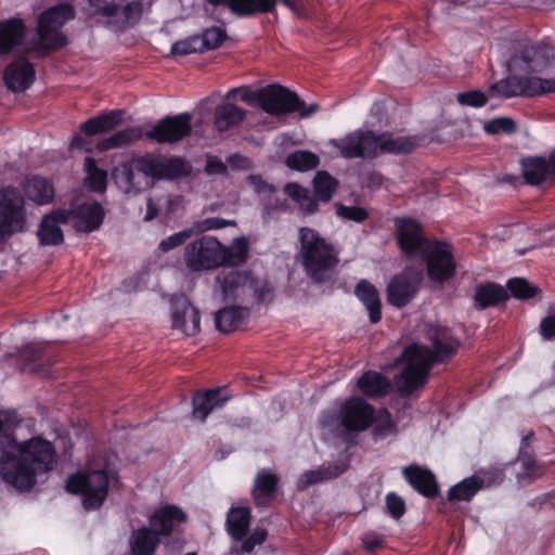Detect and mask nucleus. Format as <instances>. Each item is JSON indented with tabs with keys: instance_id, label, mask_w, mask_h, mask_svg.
I'll list each match as a JSON object with an SVG mask.
<instances>
[{
	"instance_id": "5",
	"label": "nucleus",
	"mask_w": 555,
	"mask_h": 555,
	"mask_svg": "<svg viewBox=\"0 0 555 555\" xmlns=\"http://www.w3.org/2000/svg\"><path fill=\"white\" fill-rule=\"evenodd\" d=\"M298 242L296 259L306 276L315 284L331 281L339 263L338 248L315 229L308 227L299 228Z\"/></svg>"
},
{
	"instance_id": "4",
	"label": "nucleus",
	"mask_w": 555,
	"mask_h": 555,
	"mask_svg": "<svg viewBox=\"0 0 555 555\" xmlns=\"http://www.w3.org/2000/svg\"><path fill=\"white\" fill-rule=\"evenodd\" d=\"M248 242L237 237L223 245L217 237L203 235L183 249V262L191 272L211 271L221 267H238L248 258Z\"/></svg>"
},
{
	"instance_id": "10",
	"label": "nucleus",
	"mask_w": 555,
	"mask_h": 555,
	"mask_svg": "<svg viewBox=\"0 0 555 555\" xmlns=\"http://www.w3.org/2000/svg\"><path fill=\"white\" fill-rule=\"evenodd\" d=\"M24 224V198L16 189L7 188L0 193V242L22 231Z\"/></svg>"
},
{
	"instance_id": "21",
	"label": "nucleus",
	"mask_w": 555,
	"mask_h": 555,
	"mask_svg": "<svg viewBox=\"0 0 555 555\" xmlns=\"http://www.w3.org/2000/svg\"><path fill=\"white\" fill-rule=\"evenodd\" d=\"M3 79L9 90L25 91L35 80L34 66L25 57H17L5 67Z\"/></svg>"
},
{
	"instance_id": "56",
	"label": "nucleus",
	"mask_w": 555,
	"mask_h": 555,
	"mask_svg": "<svg viewBox=\"0 0 555 555\" xmlns=\"http://www.w3.org/2000/svg\"><path fill=\"white\" fill-rule=\"evenodd\" d=\"M268 537V532L263 528H256L254 532L242 543L241 551L250 553L256 545H261Z\"/></svg>"
},
{
	"instance_id": "18",
	"label": "nucleus",
	"mask_w": 555,
	"mask_h": 555,
	"mask_svg": "<svg viewBox=\"0 0 555 555\" xmlns=\"http://www.w3.org/2000/svg\"><path fill=\"white\" fill-rule=\"evenodd\" d=\"M172 328L185 336H194L201 331V315L198 310L184 297L171 300Z\"/></svg>"
},
{
	"instance_id": "6",
	"label": "nucleus",
	"mask_w": 555,
	"mask_h": 555,
	"mask_svg": "<svg viewBox=\"0 0 555 555\" xmlns=\"http://www.w3.org/2000/svg\"><path fill=\"white\" fill-rule=\"evenodd\" d=\"M547 65V60L541 49L535 46L525 47L508 61V72L519 75L522 96H537L555 92V80L544 79L535 74Z\"/></svg>"
},
{
	"instance_id": "59",
	"label": "nucleus",
	"mask_w": 555,
	"mask_h": 555,
	"mask_svg": "<svg viewBox=\"0 0 555 555\" xmlns=\"http://www.w3.org/2000/svg\"><path fill=\"white\" fill-rule=\"evenodd\" d=\"M284 190L285 193L297 203L299 201L307 199V196L310 194L307 189L300 186L297 183H288L285 185Z\"/></svg>"
},
{
	"instance_id": "37",
	"label": "nucleus",
	"mask_w": 555,
	"mask_h": 555,
	"mask_svg": "<svg viewBox=\"0 0 555 555\" xmlns=\"http://www.w3.org/2000/svg\"><path fill=\"white\" fill-rule=\"evenodd\" d=\"M507 298L506 291L500 285L487 283L475 287L474 301L478 309L496 306Z\"/></svg>"
},
{
	"instance_id": "8",
	"label": "nucleus",
	"mask_w": 555,
	"mask_h": 555,
	"mask_svg": "<svg viewBox=\"0 0 555 555\" xmlns=\"http://www.w3.org/2000/svg\"><path fill=\"white\" fill-rule=\"evenodd\" d=\"M75 15V9L69 3H61L43 11L38 17L39 44L47 49L66 46L68 40L60 29L66 22L74 20Z\"/></svg>"
},
{
	"instance_id": "20",
	"label": "nucleus",
	"mask_w": 555,
	"mask_h": 555,
	"mask_svg": "<svg viewBox=\"0 0 555 555\" xmlns=\"http://www.w3.org/2000/svg\"><path fill=\"white\" fill-rule=\"evenodd\" d=\"M69 212V220L73 227L79 232H92L100 228L104 219L102 206L92 201L77 206Z\"/></svg>"
},
{
	"instance_id": "30",
	"label": "nucleus",
	"mask_w": 555,
	"mask_h": 555,
	"mask_svg": "<svg viewBox=\"0 0 555 555\" xmlns=\"http://www.w3.org/2000/svg\"><path fill=\"white\" fill-rule=\"evenodd\" d=\"M25 35V25L20 18L0 22V54L10 53L17 47Z\"/></svg>"
},
{
	"instance_id": "23",
	"label": "nucleus",
	"mask_w": 555,
	"mask_h": 555,
	"mask_svg": "<svg viewBox=\"0 0 555 555\" xmlns=\"http://www.w3.org/2000/svg\"><path fill=\"white\" fill-rule=\"evenodd\" d=\"M69 220L67 210H55L46 216L38 230V237L42 245H59L63 243L64 236L60 223H66Z\"/></svg>"
},
{
	"instance_id": "46",
	"label": "nucleus",
	"mask_w": 555,
	"mask_h": 555,
	"mask_svg": "<svg viewBox=\"0 0 555 555\" xmlns=\"http://www.w3.org/2000/svg\"><path fill=\"white\" fill-rule=\"evenodd\" d=\"M285 164L291 169L307 171L319 165V157L309 151H296L287 156Z\"/></svg>"
},
{
	"instance_id": "9",
	"label": "nucleus",
	"mask_w": 555,
	"mask_h": 555,
	"mask_svg": "<svg viewBox=\"0 0 555 555\" xmlns=\"http://www.w3.org/2000/svg\"><path fill=\"white\" fill-rule=\"evenodd\" d=\"M422 258L426 262L427 275L431 281L442 284L454 276L456 261L450 244L429 242L424 247Z\"/></svg>"
},
{
	"instance_id": "7",
	"label": "nucleus",
	"mask_w": 555,
	"mask_h": 555,
	"mask_svg": "<svg viewBox=\"0 0 555 555\" xmlns=\"http://www.w3.org/2000/svg\"><path fill=\"white\" fill-rule=\"evenodd\" d=\"M116 478L114 473L105 468H87L69 476L65 488L67 492L81 496V504L86 511H94L104 504L109 487Z\"/></svg>"
},
{
	"instance_id": "34",
	"label": "nucleus",
	"mask_w": 555,
	"mask_h": 555,
	"mask_svg": "<svg viewBox=\"0 0 555 555\" xmlns=\"http://www.w3.org/2000/svg\"><path fill=\"white\" fill-rule=\"evenodd\" d=\"M246 112L233 103H223L215 109V127L219 132L227 131L245 118Z\"/></svg>"
},
{
	"instance_id": "42",
	"label": "nucleus",
	"mask_w": 555,
	"mask_h": 555,
	"mask_svg": "<svg viewBox=\"0 0 555 555\" xmlns=\"http://www.w3.org/2000/svg\"><path fill=\"white\" fill-rule=\"evenodd\" d=\"M483 482L473 476L453 486L448 492L449 501H469L481 488Z\"/></svg>"
},
{
	"instance_id": "61",
	"label": "nucleus",
	"mask_w": 555,
	"mask_h": 555,
	"mask_svg": "<svg viewBox=\"0 0 555 555\" xmlns=\"http://www.w3.org/2000/svg\"><path fill=\"white\" fill-rule=\"evenodd\" d=\"M249 183L257 193H271L274 191L273 186L267 184L259 176L249 177Z\"/></svg>"
},
{
	"instance_id": "36",
	"label": "nucleus",
	"mask_w": 555,
	"mask_h": 555,
	"mask_svg": "<svg viewBox=\"0 0 555 555\" xmlns=\"http://www.w3.org/2000/svg\"><path fill=\"white\" fill-rule=\"evenodd\" d=\"M159 542V535L152 528L144 527L132 532L130 551L133 555H152Z\"/></svg>"
},
{
	"instance_id": "13",
	"label": "nucleus",
	"mask_w": 555,
	"mask_h": 555,
	"mask_svg": "<svg viewBox=\"0 0 555 555\" xmlns=\"http://www.w3.org/2000/svg\"><path fill=\"white\" fill-rule=\"evenodd\" d=\"M191 131L192 115L182 113L160 119L146 132V138L157 143H176L188 137Z\"/></svg>"
},
{
	"instance_id": "35",
	"label": "nucleus",
	"mask_w": 555,
	"mask_h": 555,
	"mask_svg": "<svg viewBox=\"0 0 555 555\" xmlns=\"http://www.w3.org/2000/svg\"><path fill=\"white\" fill-rule=\"evenodd\" d=\"M522 176L528 184L538 185L552 178L548 158L530 157L521 162Z\"/></svg>"
},
{
	"instance_id": "47",
	"label": "nucleus",
	"mask_w": 555,
	"mask_h": 555,
	"mask_svg": "<svg viewBox=\"0 0 555 555\" xmlns=\"http://www.w3.org/2000/svg\"><path fill=\"white\" fill-rule=\"evenodd\" d=\"M507 288L511 294L518 299H528L534 297L539 293V288L531 285L522 278H515L508 281Z\"/></svg>"
},
{
	"instance_id": "48",
	"label": "nucleus",
	"mask_w": 555,
	"mask_h": 555,
	"mask_svg": "<svg viewBox=\"0 0 555 555\" xmlns=\"http://www.w3.org/2000/svg\"><path fill=\"white\" fill-rule=\"evenodd\" d=\"M203 51V43L199 36H191L172 44V55H188Z\"/></svg>"
},
{
	"instance_id": "43",
	"label": "nucleus",
	"mask_w": 555,
	"mask_h": 555,
	"mask_svg": "<svg viewBox=\"0 0 555 555\" xmlns=\"http://www.w3.org/2000/svg\"><path fill=\"white\" fill-rule=\"evenodd\" d=\"M489 93L491 96L502 99L522 96L519 75L512 74L509 77L491 85Z\"/></svg>"
},
{
	"instance_id": "55",
	"label": "nucleus",
	"mask_w": 555,
	"mask_h": 555,
	"mask_svg": "<svg viewBox=\"0 0 555 555\" xmlns=\"http://www.w3.org/2000/svg\"><path fill=\"white\" fill-rule=\"evenodd\" d=\"M253 284L249 297H254L258 302H266L272 299L273 289L267 282H260L254 279Z\"/></svg>"
},
{
	"instance_id": "26",
	"label": "nucleus",
	"mask_w": 555,
	"mask_h": 555,
	"mask_svg": "<svg viewBox=\"0 0 555 555\" xmlns=\"http://www.w3.org/2000/svg\"><path fill=\"white\" fill-rule=\"evenodd\" d=\"M185 520L186 515L181 508L167 505L151 516L150 526L158 535H169L175 521L184 522Z\"/></svg>"
},
{
	"instance_id": "3",
	"label": "nucleus",
	"mask_w": 555,
	"mask_h": 555,
	"mask_svg": "<svg viewBox=\"0 0 555 555\" xmlns=\"http://www.w3.org/2000/svg\"><path fill=\"white\" fill-rule=\"evenodd\" d=\"M191 165L180 157L145 155L120 164L113 170V178L127 194H138L150 189L155 180H173L188 176Z\"/></svg>"
},
{
	"instance_id": "58",
	"label": "nucleus",
	"mask_w": 555,
	"mask_h": 555,
	"mask_svg": "<svg viewBox=\"0 0 555 555\" xmlns=\"http://www.w3.org/2000/svg\"><path fill=\"white\" fill-rule=\"evenodd\" d=\"M142 11L143 5L141 1L129 2L124 7L122 10L126 21L132 22H137L140 20Z\"/></svg>"
},
{
	"instance_id": "54",
	"label": "nucleus",
	"mask_w": 555,
	"mask_h": 555,
	"mask_svg": "<svg viewBox=\"0 0 555 555\" xmlns=\"http://www.w3.org/2000/svg\"><path fill=\"white\" fill-rule=\"evenodd\" d=\"M387 512L395 518H401L405 513V503L401 496L390 492L385 499Z\"/></svg>"
},
{
	"instance_id": "63",
	"label": "nucleus",
	"mask_w": 555,
	"mask_h": 555,
	"mask_svg": "<svg viewBox=\"0 0 555 555\" xmlns=\"http://www.w3.org/2000/svg\"><path fill=\"white\" fill-rule=\"evenodd\" d=\"M298 204L305 215H311L318 210V199L311 194L307 196V199L299 201Z\"/></svg>"
},
{
	"instance_id": "16",
	"label": "nucleus",
	"mask_w": 555,
	"mask_h": 555,
	"mask_svg": "<svg viewBox=\"0 0 555 555\" xmlns=\"http://www.w3.org/2000/svg\"><path fill=\"white\" fill-rule=\"evenodd\" d=\"M374 418V409L371 404L358 397H351L341 406V425L348 431H362L371 426Z\"/></svg>"
},
{
	"instance_id": "31",
	"label": "nucleus",
	"mask_w": 555,
	"mask_h": 555,
	"mask_svg": "<svg viewBox=\"0 0 555 555\" xmlns=\"http://www.w3.org/2000/svg\"><path fill=\"white\" fill-rule=\"evenodd\" d=\"M346 468L347 467L345 464H323L317 469L305 472L298 479L297 488L299 490H306L309 486L336 478L340 474H343L346 470Z\"/></svg>"
},
{
	"instance_id": "15",
	"label": "nucleus",
	"mask_w": 555,
	"mask_h": 555,
	"mask_svg": "<svg viewBox=\"0 0 555 555\" xmlns=\"http://www.w3.org/2000/svg\"><path fill=\"white\" fill-rule=\"evenodd\" d=\"M216 291L224 301L244 299L250 296L254 278L245 271L220 273L215 279Z\"/></svg>"
},
{
	"instance_id": "64",
	"label": "nucleus",
	"mask_w": 555,
	"mask_h": 555,
	"mask_svg": "<svg viewBox=\"0 0 555 555\" xmlns=\"http://www.w3.org/2000/svg\"><path fill=\"white\" fill-rule=\"evenodd\" d=\"M298 204L305 215H311L318 210V199L311 194L307 196V199L299 201Z\"/></svg>"
},
{
	"instance_id": "19",
	"label": "nucleus",
	"mask_w": 555,
	"mask_h": 555,
	"mask_svg": "<svg viewBox=\"0 0 555 555\" xmlns=\"http://www.w3.org/2000/svg\"><path fill=\"white\" fill-rule=\"evenodd\" d=\"M295 14L301 15V9L295 0H281ZM278 0H229V9L237 16H253L274 12Z\"/></svg>"
},
{
	"instance_id": "45",
	"label": "nucleus",
	"mask_w": 555,
	"mask_h": 555,
	"mask_svg": "<svg viewBox=\"0 0 555 555\" xmlns=\"http://www.w3.org/2000/svg\"><path fill=\"white\" fill-rule=\"evenodd\" d=\"M338 182L326 171H318L313 179L315 196L323 202L331 201Z\"/></svg>"
},
{
	"instance_id": "40",
	"label": "nucleus",
	"mask_w": 555,
	"mask_h": 555,
	"mask_svg": "<svg viewBox=\"0 0 555 555\" xmlns=\"http://www.w3.org/2000/svg\"><path fill=\"white\" fill-rule=\"evenodd\" d=\"M26 196L39 204H48L54 197V189L48 180L40 177H31L26 180L24 185Z\"/></svg>"
},
{
	"instance_id": "51",
	"label": "nucleus",
	"mask_w": 555,
	"mask_h": 555,
	"mask_svg": "<svg viewBox=\"0 0 555 555\" xmlns=\"http://www.w3.org/2000/svg\"><path fill=\"white\" fill-rule=\"evenodd\" d=\"M485 130L488 133L494 134V133H514L516 131V122L508 117H500L490 120L485 125Z\"/></svg>"
},
{
	"instance_id": "2",
	"label": "nucleus",
	"mask_w": 555,
	"mask_h": 555,
	"mask_svg": "<svg viewBox=\"0 0 555 555\" xmlns=\"http://www.w3.org/2000/svg\"><path fill=\"white\" fill-rule=\"evenodd\" d=\"M426 337L431 343L433 350L420 344H412L402 352L401 359L404 366L395 379L397 390L401 396H410L413 391L424 387L433 364L451 357L459 348L457 339L448 327L428 325Z\"/></svg>"
},
{
	"instance_id": "62",
	"label": "nucleus",
	"mask_w": 555,
	"mask_h": 555,
	"mask_svg": "<svg viewBox=\"0 0 555 555\" xmlns=\"http://www.w3.org/2000/svg\"><path fill=\"white\" fill-rule=\"evenodd\" d=\"M362 542L367 551H374L378 548L383 541L382 538L375 533H366L362 537Z\"/></svg>"
},
{
	"instance_id": "29",
	"label": "nucleus",
	"mask_w": 555,
	"mask_h": 555,
	"mask_svg": "<svg viewBox=\"0 0 555 555\" xmlns=\"http://www.w3.org/2000/svg\"><path fill=\"white\" fill-rule=\"evenodd\" d=\"M124 114L125 112L121 109L109 111L86 120L81 124L80 129L87 135H95L111 131L122 122Z\"/></svg>"
},
{
	"instance_id": "24",
	"label": "nucleus",
	"mask_w": 555,
	"mask_h": 555,
	"mask_svg": "<svg viewBox=\"0 0 555 555\" xmlns=\"http://www.w3.org/2000/svg\"><path fill=\"white\" fill-rule=\"evenodd\" d=\"M403 476L424 496L435 498L438 494V485L435 476L428 469L411 465L403 468Z\"/></svg>"
},
{
	"instance_id": "28",
	"label": "nucleus",
	"mask_w": 555,
	"mask_h": 555,
	"mask_svg": "<svg viewBox=\"0 0 555 555\" xmlns=\"http://www.w3.org/2000/svg\"><path fill=\"white\" fill-rule=\"evenodd\" d=\"M375 157L383 153L400 154L410 153L415 146L416 142L413 138L409 137H395L389 132L382 134L375 133Z\"/></svg>"
},
{
	"instance_id": "22",
	"label": "nucleus",
	"mask_w": 555,
	"mask_h": 555,
	"mask_svg": "<svg viewBox=\"0 0 555 555\" xmlns=\"http://www.w3.org/2000/svg\"><path fill=\"white\" fill-rule=\"evenodd\" d=\"M397 240L402 251L409 257L422 255L425 245L430 242L424 238L420 224L414 220L400 222Z\"/></svg>"
},
{
	"instance_id": "1",
	"label": "nucleus",
	"mask_w": 555,
	"mask_h": 555,
	"mask_svg": "<svg viewBox=\"0 0 555 555\" xmlns=\"http://www.w3.org/2000/svg\"><path fill=\"white\" fill-rule=\"evenodd\" d=\"M53 444L40 437L23 442L12 441L0 454V477L16 491L30 492L54 468Z\"/></svg>"
},
{
	"instance_id": "17",
	"label": "nucleus",
	"mask_w": 555,
	"mask_h": 555,
	"mask_svg": "<svg viewBox=\"0 0 555 555\" xmlns=\"http://www.w3.org/2000/svg\"><path fill=\"white\" fill-rule=\"evenodd\" d=\"M234 225H236L234 220H227L218 217L206 218L194 222L189 229H184L162 240L158 244V249L162 253H168L183 245L186 240H189L194 234Z\"/></svg>"
},
{
	"instance_id": "53",
	"label": "nucleus",
	"mask_w": 555,
	"mask_h": 555,
	"mask_svg": "<svg viewBox=\"0 0 555 555\" xmlns=\"http://www.w3.org/2000/svg\"><path fill=\"white\" fill-rule=\"evenodd\" d=\"M456 99L460 104L473 107L483 106L488 101V96L479 90L461 92L456 95Z\"/></svg>"
},
{
	"instance_id": "11",
	"label": "nucleus",
	"mask_w": 555,
	"mask_h": 555,
	"mask_svg": "<svg viewBox=\"0 0 555 555\" xmlns=\"http://www.w3.org/2000/svg\"><path fill=\"white\" fill-rule=\"evenodd\" d=\"M375 132L356 130L339 139H332L328 144L338 151L339 156L353 158H375Z\"/></svg>"
},
{
	"instance_id": "44",
	"label": "nucleus",
	"mask_w": 555,
	"mask_h": 555,
	"mask_svg": "<svg viewBox=\"0 0 555 555\" xmlns=\"http://www.w3.org/2000/svg\"><path fill=\"white\" fill-rule=\"evenodd\" d=\"M85 169L87 172L85 178L86 186L95 192H104L106 189V171L100 169L92 157L85 159Z\"/></svg>"
},
{
	"instance_id": "33",
	"label": "nucleus",
	"mask_w": 555,
	"mask_h": 555,
	"mask_svg": "<svg viewBox=\"0 0 555 555\" xmlns=\"http://www.w3.org/2000/svg\"><path fill=\"white\" fill-rule=\"evenodd\" d=\"M279 477L270 470L257 473L254 481L253 495L257 505H266L276 491Z\"/></svg>"
},
{
	"instance_id": "25",
	"label": "nucleus",
	"mask_w": 555,
	"mask_h": 555,
	"mask_svg": "<svg viewBox=\"0 0 555 555\" xmlns=\"http://www.w3.org/2000/svg\"><path fill=\"white\" fill-rule=\"evenodd\" d=\"M228 400L229 397H222L221 389L219 388L209 389L204 392H198L194 395L192 399L193 417L203 422L207 418V416L214 409L222 408Z\"/></svg>"
},
{
	"instance_id": "41",
	"label": "nucleus",
	"mask_w": 555,
	"mask_h": 555,
	"mask_svg": "<svg viewBox=\"0 0 555 555\" xmlns=\"http://www.w3.org/2000/svg\"><path fill=\"white\" fill-rule=\"evenodd\" d=\"M142 138V131L139 128L131 127L124 130H120L113 135L102 140L98 143V149L100 151H108L114 149H119L125 145H128L139 139Z\"/></svg>"
},
{
	"instance_id": "52",
	"label": "nucleus",
	"mask_w": 555,
	"mask_h": 555,
	"mask_svg": "<svg viewBox=\"0 0 555 555\" xmlns=\"http://www.w3.org/2000/svg\"><path fill=\"white\" fill-rule=\"evenodd\" d=\"M88 2L92 13L96 15L113 17L118 12L116 0H88Z\"/></svg>"
},
{
	"instance_id": "57",
	"label": "nucleus",
	"mask_w": 555,
	"mask_h": 555,
	"mask_svg": "<svg viewBox=\"0 0 555 555\" xmlns=\"http://www.w3.org/2000/svg\"><path fill=\"white\" fill-rule=\"evenodd\" d=\"M540 334L545 340L555 336V313L554 311L542 319L540 323Z\"/></svg>"
},
{
	"instance_id": "49",
	"label": "nucleus",
	"mask_w": 555,
	"mask_h": 555,
	"mask_svg": "<svg viewBox=\"0 0 555 555\" xmlns=\"http://www.w3.org/2000/svg\"><path fill=\"white\" fill-rule=\"evenodd\" d=\"M225 37V31L219 27H211L206 29L199 37L201 42L203 43V51L212 50L220 47L224 41Z\"/></svg>"
},
{
	"instance_id": "27",
	"label": "nucleus",
	"mask_w": 555,
	"mask_h": 555,
	"mask_svg": "<svg viewBox=\"0 0 555 555\" xmlns=\"http://www.w3.org/2000/svg\"><path fill=\"white\" fill-rule=\"evenodd\" d=\"M354 294L365 306L370 321L374 324L379 322L382 319V302L376 287L369 281L361 280L354 288Z\"/></svg>"
},
{
	"instance_id": "50",
	"label": "nucleus",
	"mask_w": 555,
	"mask_h": 555,
	"mask_svg": "<svg viewBox=\"0 0 555 555\" xmlns=\"http://www.w3.org/2000/svg\"><path fill=\"white\" fill-rule=\"evenodd\" d=\"M336 214L344 219L354 222H362L369 218V212L365 208L359 206H345L336 204Z\"/></svg>"
},
{
	"instance_id": "38",
	"label": "nucleus",
	"mask_w": 555,
	"mask_h": 555,
	"mask_svg": "<svg viewBox=\"0 0 555 555\" xmlns=\"http://www.w3.org/2000/svg\"><path fill=\"white\" fill-rule=\"evenodd\" d=\"M227 526L234 540H243L250 526V509L248 507H232L228 513Z\"/></svg>"
},
{
	"instance_id": "14",
	"label": "nucleus",
	"mask_w": 555,
	"mask_h": 555,
	"mask_svg": "<svg viewBox=\"0 0 555 555\" xmlns=\"http://www.w3.org/2000/svg\"><path fill=\"white\" fill-rule=\"evenodd\" d=\"M421 280L420 273L412 270H404L395 275L386 288L387 302L396 308L409 305L418 292Z\"/></svg>"
},
{
	"instance_id": "12",
	"label": "nucleus",
	"mask_w": 555,
	"mask_h": 555,
	"mask_svg": "<svg viewBox=\"0 0 555 555\" xmlns=\"http://www.w3.org/2000/svg\"><path fill=\"white\" fill-rule=\"evenodd\" d=\"M302 105L296 92L281 85H269L261 89V109L272 116L295 113Z\"/></svg>"
},
{
	"instance_id": "32",
	"label": "nucleus",
	"mask_w": 555,
	"mask_h": 555,
	"mask_svg": "<svg viewBox=\"0 0 555 555\" xmlns=\"http://www.w3.org/2000/svg\"><path fill=\"white\" fill-rule=\"evenodd\" d=\"M361 392L370 398H377L386 396L391 387L390 380L374 371L365 372L357 383Z\"/></svg>"
},
{
	"instance_id": "39",
	"label": "nucleus",
	"mask_w": 555,
	"mask_h": 555,
	"mask_svg": "<svg viewBox=\"0 0 555 555\" xmlns=\"http://www.w3.org/2000/svg\"><path fill=\"white\" fill-rule=\"evenodd\" d=\"M247 315L248 310L246 308L238 306L227 307L216 313V326L221 332L230 333L236 330Z\"/></svg>"
},
{
	"instance_id": "60",
	"label": "nucleus",
	"mask_w": 555,
	"mask_h": 555,
	"mask_svg": "<svg viewBox=\"0 0 555 555\" xmlns=\"http://www.w3.org/2000/svg\"><path fill=\"white\" fill-rule=\"evenodd\" d=\"M205 171L209 175H223L227 171V166L217 157H209L207 159Z\"/></svg>"
}]
</instances>
